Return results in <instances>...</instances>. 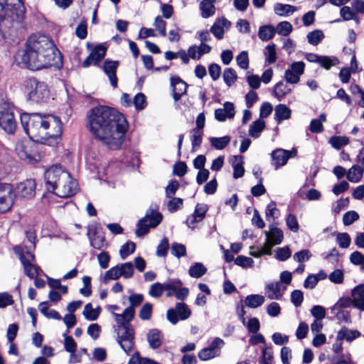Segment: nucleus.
I'll list each match as a JSON object with an SVG mask.
<instances>
[{"label":"nucleus","instance_id":"nucleus-1","mask_svg":"<svg viewBox=\"0 0 364 364\" xmlns=\"http://www.w3.org/2000/svg\"><path fill=\"white\" fill-rule=\"evenodd\" d=\"M87 127L93 136L107 148H121L128 123L124 116L117 109L107 106H97L87 114Z\"/></svg>","mask_w":364,"mask_h":364},{"label":"nucleus","instance_id":"nucleus-2","mask_svg":"<svg viewBox=\"0 0 364 364\" xmlns=\"http://www.w3.org/2000/svg\"><path fill=\"white\" fill-rule=\"evenodd\" d=\"M60 53L53 41L46 36H31L25 47L16 53L15 60L31 70H38L54 65Z\"/></svg>","mask_w":364,"mask_h":364},{"label":"nucleus","instance_id":"nucleus-3","mask_svg":"<svg viewBox=\"0 0 364 364\" xmlns=\"http://www.w3.org/2000/svg\"><path fill=\"white\" fill-rule=\"evenodd\" d=\"M20 120L23 130L33 140L53 146L61 136L62 122L55 115L24 112L21 114Z\"/></svg>","mask_w":364,"mask_h":364},{"label":"nucleus","instance_id":"nucleus-4","mask_svg":"<svg viewBox=\"0 0 364 364\" xmlns=\"http://www.w3.org/2000/svg\"><path fill=\"white\" fill-rule=\"evenodd\" d=\"M26 8L22 0H0V21L8 28L6 35L14 37L18 43L23 37L26 27L23 23Z\"/></svg>","mask_w":364,"mask_h":364},{"label":"nucleus","instance_id":"nucleus-5","mask_svg":"<svg viewBox=\"0 0 364 364\" xmlns=\"http://www.w3.org/2000/svg\"><path fill=\"white\" fill-rule=\"evenodd\" d=\"M25 88L28 99L36 103H44L50 97L48 85L36 78L31 77L25 81Z\"/></svg>","mask_w":364,"mask_h":364},{"label":"nucleus","instance_id":"nucleus-6","mask_svg":"<svg viewBox=\"0 0 364 364\" xmlns=\"http://www.w3.org/2000/svg\"><path fill=\"white\" fill-rule=\"evenodd\" d=\"M162 214L157 210L156 206H151L146 212L145 215L137 223V228L135 234L137 237H141L149 232L151 228L159 225L162 220Z\"/></svg>","mask_w":364,"mask_h":364},{"label":"nucleus","instance_id":"nucleus-7","mask_svg":"<svg viewBox=\"0 0 364 364\" xmlns=\"http://www.w3.org/2000/svg\"><path fill=\"white\" fill-rule=\"evenodd\" d=\"M14 108V105L9 102L0 105V127L8 134H14L17 127Z\"/></svg>","mask_w":364,"mask_h":364},{"label":"nucleus","instance_id":"nucleus-8","mask_svg":"<svg viewBox=\"0 0 364 364\" xmlns=\"http://www.w3.org/2000/svg\"><path fill=\"white\" fill-rule=\"evenodd\" d=\"M191 315V309L186 304L183 302L176 303L174 308L169 309L166 312V318L173 325H176L180 320L188 319Z\"/></svg>","mask_w":364,"mask_h":364},{"label":"nucleus","instance_id":"nucleus-9","mask_svg":"<svg viewBox=\"0 0 364 364\" xmlns=\"http://www.w3.org/2000/svg\"><path fill=\"white\" fill-rule=\"evenodd\" d=\"M44 176L46 182H58V181L71 182L70 173L60 164L50 166L46 170Z\"/></svg>","mask_w":364,"mask_h":364},{"label":"nucleus","instance_id":"nucleus-10","mask_svg":"<svg viewBox=\"0 0 364 364\" xmlns=\"http://www.w3.org/2000/svg\"><path fill=\"white\" fill-rule=\"evenodd\" d=\"M47 190L60 198H69L79 190L78 183H46Z\"/></svg>","mask_w":364,"mask_h":364},{"label":"nucleus","instance_id":"nucleus-11","mask_svg":"<svg viewBox=\"0 0 364 364\" xmlns=\"http://www.w3.org/2000/svg\"><path fill=\"white\" fill-rule=\"evenodd\" d=\"M15 196L11 183H0V213H6L11 209Z\"/></svg>","mask_w":364,"mask_h":364},{"label":"nucleus","instance_id":"nucleus-12","mask_svg":"<svg viewBox=\"0 0 364 364\" xmlns=\"http://www.w3.org/2000/svg\"><path fill=\"white\" fill-rule=\"evenodd\" d=\"M305 66L303 61H296L290 64L289 68L284 72V80L289 84H297L300 80V77L304 73Z\"/></svg>","mask_w":364,"mask_h":364},{"label":"nucleus","instance_id":"nucleus-13","mask_svg":"<svg viewBox=\"0 0 364 364\" xmlns=\"http://www.w3.org/2000/svg\"><path fill=\"white\" fill-rule=\"evenodd\" d=\"M224 345V341L220 338H215L210 345L203 348L198 354L200 360L205 361L218 357L220 354V350Z\"/></svg>","mask_w":364,"mask_h":364},{"label":"nucleus","instance_id":"nucleus-14","mask_svg":"<svg viewBox=\"0 0 364 364\" xmlns=\"http://www.w3.org/2000/svg\"><path fill=\"white\" fill-rule=\"evenodd\" d=\"M19 259L23 266L24 272L31 279L36 278L39 274L41 269L32 264L35 260V255L30 251H26L20 255Z\"/></svg>","mask_w":364,"mask_h":364},{"label":"nucleus","instance_id":"nucleus-15","mask_svg":"<svg viewBox=\"0 0 364 364\" xmlns=\"http://www.w3.org/2000/svg\"><path fill=\"white\" fill-rule=\"evenodd\" d=\"M296 154L297 151L294 148L290 151L283 149H277L271 154L272 164L276 168H278L279 167L284 166L287 161L290 158L296 156Z\"/></svg>","mask_w":364,"mask_h":364},{"label":"nucleus","instance_id":"nucleus-16","mask_svg":"<svg viewBox=\"0 0 364 364\" xmlns=\"http://www.w3.org/2000/svg\"><path fill=\"white\" fill-rule=\"evenodd\" d=\"M287 290V287L280 282H271L265 284L264 294L271 300H279Z\"/></svg>","mask_w":364,"mask_h":364},{"label":"nucleus","instance_id":"nucleus-17","mask_svg":"<svg viewBox=\"0 0 364 364\" xmlns=\"http://www.w3.org/2000/svg\"><path fill=\"white\" fill-rule=\"evenodd\" d=\"M106 49L102 46H97L90 53L88 57L82 62L83 68H88L91 65H97L105 57Z\"/></svg>","mask_w":364,"mask_h":364},{"label":"nucleus","instance_id":"nucleus-18","mask_svg":"<svg viewBox=\"0 0 364 364\" xmlns=\"http://www.w3.org/2000/svg\"><path fill=\"white\" fill-rule=\"evenodd\" d=\"M231 25L230 21L225 17L218 18L210 28V32L218 39L221 40L224 37V28H229Z\"/></svg>","mask_w":364,"mask_h":364},{"label":"nucleus","instance_id":"nucleus-19","mask_svg":"<svg viewBox=\"0 0 364 364\" xmlns=\"http://www.w3.org/2000/svg\"><path fill=\"white\" fill-rule=\"evenodd\" d=\"M119 66V62L117 60H106L104 62L102 69L108 77L111 85L115 88L117 87V77L116 75L117 69Z\"/></svg>","mask_w":364,"mask_h":364},{"label":"nucleus","instance_id":"nucleus-20","mask_svg":"<svg viewBox=\"0 0 364 364\" xmlns=\"http://www.w3.org/2000/svg\"><path fill=\"white\" fill-rule=\"evenodd\" d=\"M353 306L360 311H364V284L355 286L350 293Z\"/></svg>","mask_w":364,"mask_h":364},{"label":"nucleus","instance_id":"nucleus-21","mask_svg":"<svg viewBox=\"0 0 364 364\" xmlns=\"http://www.w3.org/2000/svg\"><path fill=\"white\" fill-rule=\"evenodd\" d=\"M235 114V106L233 103L225 102L223 108H218L215 110V118L218 122H225L227 119H232Z\"/></svg>","mask_w":364,"mask_h":364},{"label":"nucleus","instance_id":"nucleus-22","mask_svg":"<svg viewBox=\"0 0 364 364\" xmlns=\"http://www.w3.org/2000/svg\"><path fill=\"white\" fill-rule=\"evenodd\" d=\"M16 152L21 160L30 161L33 159L32 144L28 141L18 142L16 145Z\"/></svg>","mask_w":364,"mask_h":364},{"label":"nucleus","instance_id":"nucleus-23","mask_svg":"<svg viewBox=\"0 0 364 364\" xmlns=\"http://www.w3.org/2000/svg\"><path fill=\"white\" fill-rule=\"evenodd\" d=\"M171 84L173 87V97L177 102L186 93L188 85L179 77H171Z\"/></svg>","mask_w":364,"mask_h":364},{"label":"nucleus","instance_id":"nucleus-24","mask_svg":"<svg viewBox=\"0 0 364 364\" xmlns=\"http://www.w3.org/2000/svg\"><path fill=\"white\" fill-rule=\"evenodd\" d=\"M199 2L200 16L203 18L213 16L216 12L215 3L216 0H197Z\"/></svg>","mask_w":364,"mask_h":364},{"label":"nucleus","instance_id":"nucleus-25","mask_svg":"<svg viewBox=\"0 0 364 364\" xmlns=\"http://www.w3.org/2000/svg\"><path fill=\"white\" fill-rule=\"evenodd\" d=\"M163 338V333L156 328L149 330L146 335L149 346L152 349L159 348L162 344Z\"/></svg>","mask_w":364,"mask_h":364},{"label":"nucleus","instance_id":"nucleus-26","mask_svg":"<svg viewBox=\"0 0 364 364\" xmlns=\"http://www.w3.org/2000/svg\"><path fill=\"white\" fill-rule=\"evenodd\" d=\"M135 314V310L132 306L126 308L122 314L113 313L115 321L121 326L130 324L129 322L133 319Z\"/></svg>","mask_w":364,"mask_h":364},{"label":"nucleus","instance_id":"nucleus-27","mask_svg":"<svg viewBox=\"0 0 364 364\" xmlns=\"http://www.w3.org/2000/svg\"><path fill=\"white\" fill-rule=\"evenodd\" d=\"M265 235L267 240L272 243V245L280 244L284 238L282 230L274 225L269 226V230L266 231Z\"/></svg>","mask_w":364,"mask_h":364},{"label":"nucleus","instance_id":"nucleus-28","mask_svg":"<svg viewBox=\"0 0 364 364\" xmlns=\"http://www.w3.org/2000/svg\"><path fill=\"white\" fill-rule=\"evenodd\" d=\"M287 83L286 81H279L274 87L273 95L279 101L284 100L291 92V88Z\"/></svg>","mask_w":364,"mask_h":364},{"label":"nucleus","instance_id":"nucleus-29","mask_svg":"<svg viewBox=\"0 0 364 364\" xmlns=\"http://www.w3.org/2000/svg\"><path fill=\"white\" fill-rule=\"evenodd\" d=\"M90 245L97 250H102L107 247V243L103 236L97 235L96 230H90L87 233Z\"/></svg>","mask_w":364,"mask_h":364},{"label":"nucleus","instance_id":"nucleus-30","mask_svg":"<svg viewBox=\"0 0 364 364\" xmlns=\"http://www.w3.org/2000/svg\"><path fill=\"white\" fill-rule=\"evenodd\" d=\"M16 189L19 197L30 198L35 195L36 183H18Z\"/></svg>","mask_w":364,"mask_h":364},{"label":"nucleus","instance_id":"nucleus-31","mask_svg":"<svg viewBox=\"0 0 364 364\" xmlns=\"http://www.w3.org/2000/svg\"><path fill=\"white\" fill-rule=\"evenodd\" d=\"M360 336V331L357 330H350L346 327L341 328L336 336L337 341L346 340L348 342H351Z\"/></svg>","mask_w":364,"mask_h":364},{"label":"nucleus","instance_id":"nucleus-32","mask_svg":"<svg viewBox=\"0 0 364 364\" xmlns=\"http://www.w3.org/2000/svg\"><path fill=\"white\" fill-rule=\"evenodd\" d=\"M291 109L285 105L279 104L274 109V119L278 123L291 117Z\"/></svg>","mask_w":364,"mask_h":364},{"label":"nucleus","instance_id":"nucleus-33","mask_svg":"<svg viewBox=\"0 0 364 364\" xmlns=\"http://www.w3.org/2000/svg\"><path fill=\"white\" fill-rule=\"evenodd\" d=\"M276 30L272 25H264L259 28L258 36L262 41H267L273 38Z\"/></svg>","mask_w":364,"mask_h":364},{"label":"nucleus","instance_id":"nucleus-34","mask_svg":"<svg viewBox=\"0 0 364 364\" xmlns=\"http://www.w3.org/2000/svg\"><path fill=\"white\" fill-rule=\"evenodd\" d=\"M265 301L264 296L260 294H250L245 297V304L252 309H256L261 306Z\"/></svg>","mask_w":364,"mask_h":364},{"label":"nucleus","instance_id":"nucleus-35","mask_svg":"<svg viewBox=\"0 0 364 364\" xmlns=\"http://www.w3.org/2000/svg\"><path fill=\"white\" fill-rule=\"evenodd\" d=\"M128 338H134V331L131 324H127L119 327L117 341Z\"/></svg>","mask_w":364,"mask_h":364},{"label":"nucleus","instance_id":"nucleus-36","mask_svg":"<svg viewBox=\"0 0 364 364\" xmlns=\"http://www.w3.org/2000/svg\"><path fill=\"white\" fill-rule=\"evenodd\" d=\"M265 122L262 119H258L253 122L249 128V135L253 138H258L260 134L265 128Z\"/></svg>","mask_w":364,"mask_h":364},{"label":"nucleus","instance_id":"nucleus-37","mask_svg":"<svg viewBox=\"0 0 364 364\" xmlns=\"http://www.w3.org/2000/svg\"><path fill=\"white\" fill-rule=\"evenodd\" d=\"M100 312L101 308L100 306L93 309L92 304L88 303L84 307L82 315L87 321H96L98 318Z\"/></svg>","mask_w":364,"mask_h":364},{"label":"nucleus","instance_id":"nucleus-38","mask_svg":"<svg viewBox=\"0 0 364 364\" xmlns=\"http://www.w3.org/2000/svg\"><path fill=\"white\" fill-rule=\"evenodd\" d=\"M274 11L279 16H286L294 13L296 11V8L289 4L277 3L274 5Z\"/></svg>","mask_w":364,"mask_h":364},{"label":"nucleus","instance_id":"nucleus-39","mask_svg":"<svg viewBox=\"0 0 364 364\" xmlns=\"http://www.w3.org/2000/svg\"><path fill=\"white\" fill-rule=\"evenodd\" d=\"M183 285L181 281L178 279H170L163 283L164 291H167V296H171L176 292L179 287Z\"/></svg>","mask_w":364,"mask_h":364},{"label":"nucleus","instance_id":"nucleus-40","mask_svg":"<svg viewBox=\"0 0 364 364\" xmlns=\"http://www.w3.org/2000/svg\"><path fill=\"white\" fill-rule=\"evenodd\" d=\"M209 140L213 147L217 150H222L229 144L230 142V137L229 136L210 137Z\"/></svg>","mask_w":364,"mask_h":364},{"label":"nucleus","instance_id":"nucleus-41","mask_svg":"<svg viewBox=\"0 0 364 364\" xmlns=\"http://www.w3.org/2000/svg\"><path fill=\"white\" fill-rule=\"evenodd\" d=\"M127 364H160L157 361L147 357H141L139 351H136L129 358Z\"/></svg>","mask_w":364,"mask_h":364},{"label":"nucleus","instance_id":"nucleus-42","mask_svg":"<svg viewBox=\"0 0 364 364\" xmlns=\"http://www.w3.org/2000/svg\"><path fill=\"white\" fill-rule=\"evenodd\" d=\"M232 167H233V177L237 179L244 175L245 169L242 166V156H235L233 157Z\"/></svg>","mask_w":364,"mask_h":364},{"label":"nucleus","instance_id":"nucleus-43","mask_svg":"<svg viewBox=\"0 0 364 364\" xmlns=\"http://www.w3.org/2000/svg\"><path fill=\"white\" fill-rule=\"evenodd\" d=\"M350 141L348 137L345 136H333L330 137L328 143L331 146L337 150L341 149L342 147L348 145Z\"/></svg>","mask_w":364,"mask_h":364},{"label":"nucleus","instance_id":"nucleus-44","mask_svg":"<svg viewBox=\"0 0 364 364\" xmlns=\"http://www.w3.org/2000/svg\"><path fill=\"white\" fill-rule=\"evenodd\" d=\"M318 64L326 70L339 64V60L336 56L321 55Z\"/></svg>","mask_w":364,"mask_h":364},{"label":"nucleus","instance_id":"nucleus-45","mask_svg":"<svg viewBox=\"0 0 364 364\" xmlns=\"http://www.w3.org/2000/svg\"><path fill=\"white\" fill-rule=\"evenodd\" d=\"M207 272L206 267L200 262H196L191 265L188 270V274L191 277L200 278Z\"/></svg>","mask_w":364,"mask_h":364},{"label":"nucleus","instance_id":"nucleus-46","mask_svg":"<svg viewBox=\"0 0 364 364\" xmlns=\"http://www.w3.org/2000/svg\"><path fill=\"white\" fill-rule=\"evenodd\" d=\"M363 173V169L359 165H354L347 172V178L350 182H358L362 178Z\"/></svg>","mask_w":364,"mask_h":364},{"label":"nucleus","instance_id":"nucleus-47","mask_svg":"<svg viewBox=\"0 0 364 364\" xmlns=\"http://www.w3.org/2000/svg\"><path fill=\"white\" fill-rule=\"evenodd\" d=\"M308 42L312 46H317L324 38V34L321 30H314L309 32L306 36Z\"/></svg>","mask_w":364,"mask_h":364},{"label":"nucleus","instance_id":"nucleus-48","mask_svg":"<svg viewBox=\"0 0 364 364\" xmlns=\"http://www.w3.org/2000/svg\"><path fill=\"white\" fill-rule=\"evenodd\" d=\"M223 77L226 85L231 87L236 82L237 75L234 69L228 68L223 71Z\"/></svg>","mask_w":364,"mask_h":364},{"label":"nucleus","instance_id":"nucleus-49","mask_svg":"<svg viewBox=\"0 0 364 364\" xmlns=\"http://www.w3.org/2000/svg\"><path fill=\"white\" fill-rule=\"evenodd\" d=\"M191 141L193 151H197L202 143V132L198 130V129H193L191 130Z\"/></svg>","mask_w":364,"mask_h":364},{"label":"nucleus","instance_id":"nucleus-50","mask_svg":"<svg viewBox=\"0 0 364 364\" xmlns=\"http://www.w3.org/2000/svg\"><path fill=\"white\" fill-rule=\"evenodd\" d=\"M120 277H122V273H120L119 267L117 264L105 272L102 280L104 283H107L109 280H116Z\"/></svg>","mask_w":364,"mask_h":364},{"label":"nucleus","instance_id":"nucleus-51","mask_svg":"<svg viewBox=\"0 0 364 364\" xmlns=\"http://www.w3.org/2000/svg\"><path fill=\"white\" fill-rule=\"evenodd\" d=\"M267 220H274L279 215V210L277 208L276 204L274 202L269 203L265 210Z\"/></svg>","mask_w":364,"mask_h":364},{"label":"nucleus","instance_id":"nucleus-52","mask_svg":"<svg viewBox=\"0 0 364 364\" xmlns=\"http://www.w3.org/2000/svg\"><path fill=\"white\" fill-rule=\"evenodd\" d=\"M122 277L125 279L131 278L134 274V265L132 262L118 264Z\"/></svg>","mask_w":364,"mask_h":364},{"label":"nucleus","instance_id":"nucleus-53","mask_svg":"<svg viewBox=\"0 0 364 364\" xmlns=\"http://www.w3.org/2000/svg\"><path fill=\"white\" fill-rule=\"evenodd\" d=\"M353 306V301L351 296H343L331 307L332 310H338V309H344Z\"/></svg>","mask_w":364,"mask_h":364},{"label":"nucleus","instance_id":"nucleus-54","mask_svg":"<svg viewBox=\"0 0 364 364\" xmlns=\"http://www.w3.org/2000/svg\"><path fill=\"white\" fill-rule=\"evenodd\" d=\"M331 311L339 321L345 323H349L350 321V314L348 311L341 309H338V310H332L331 308Z\"/></svg>","mask_w":364,"mask_h":364},{"label":"nucleus","instance_id":"nucleus-55","mask_svg":"<svg viewBox=\"0 0 364 364\" xmlns=\"http://www.w3.org/2000/svg\"><path fill=\"white\" fill-rule=\"evenodd\" d=\"M266 52L264 55H266V63L269 64L274 63L277 60V53H276V46L272 43L271 45H268L265 48Z\"/></svg>","mask_w":364,"mask_h":364},{"label":"nucleus","instance_id":"nucleus-56","mask_svg":"<svg viewBox=\"0 0 364 364\" xmlns=\"http://www.w3.org/2000/svg\"><path fill=\"white\" fill-rule=\"evenodd\" d=\"M68 331L63 333L64 348L68 353L76 351L77 345L72 336H68Z\"/></svg>","mask_w":364,"mask_h":364},{"label":"nucleus","instance_id":"nucleus-57","mask_svg":"<svg viewBox=\"0 0 364 364\" xmlns=\"http://www.w3.org/2000/svg\"><path fill=\"white\" fill-rule=\"evenodd\" d=\"M135 250V244L132 242H127L123 245L119 250V255L122 259H126Z\"/></svg>","mask_w":364,"mask_h":364},{"label":"nucleus","instance_id":"nucleus-58","mask_svg":"<svg viewBox=\"0 0 364 364\" xmlns=\"http://www.w3.org/2000/svg\"><path fill=\"white\" fill-rule=\"evenodd\" d=\"M237 65L243 70H247L249 67V58L247 51L240 52L236 57Z\"/></svg>","mask_w":364,"mask_h":364},{"label":"nucleus","instance_id":"nucleus-59","mask_svg":"<svg viewBox=\"0 0 364 364\" xmlns=\"http://www.w3.org/2000/svg\"><path fill=\"white\" fill-rule=\"evenodd\" d=\"M260 364H273V352L271 347H266L262 349Z\"/></svg>","mask_w":364,"mask_h":364},{"label":"nucleus","instance_id":"nucleus-60","mask_svg":"<svg viewBox=\"0 0 364 364\" xmlns=\"http://www.w3.org/2000/svg\"><path fill=\"white\" fill-rule=\"evenodd\" d=\"M183 206V200L181 198H171L167 203V209L173 213L180 210Z\"/></svg>","mask_w":364,"mask_h":364},{"label":"nucleus","instance_id":"nucleus-61","mask_svg":"<svg viewBox=\"0 0 364 364\" xmlns=\"http://www.w3.org/2000/svg\"><path fill=\"white\" fill-rule=\"evenodd\" d=\"M235 264L242 268H250L253 267L254 260L251 257L240 255L235 259Z\"/></svg>","mask_w":364,"mask_h":364},{"label":"nucleus","instance_id":"nucleus-62","mask_svg":"<svg viewBox=\"0 0 364 364\" xmlns=\"http://www.w3.org/2000/svg\"><path fill=\"white\" fill-rule=\"evenodd\" d=\"M152 315V305L150 303H145L141 308L139 316L143 321L149 320Z\"/></svg>","mask_w":364,"mask_h":364},{"label":"nucleus","instance_id":"nucleus-63","mask_svg":"<svg viewBox=\"0 0 364 364\" xmlns=\"http://www.w3.org/2000/svg\"><path fill=\"white\" fill-rule=\"evenodd\" d=\"M286 224L288 228L293 232H297L299 229V225L296 215L290 213L286 218Z\"/></svg>","mask_w":364,"mask_h":364},{"label":"nucleus","instance_id":"nucleus-64","mask_svg":"<svg viewBox=\"0 0 364 364\" xmlns=\"http://www.w3.org/2000/svg\"><path fill=\"white\" fill-rule=\"evenodd\" d=\"M350 261L355 265H359L361 269H364V255L360 252H353L350 256Z\"/></svg>","mask_w":364,"mask_h":364}]
</instances>
